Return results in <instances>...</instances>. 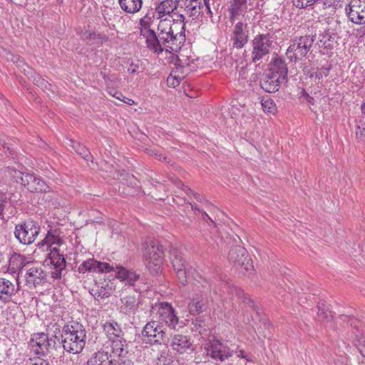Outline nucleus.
<instances>
[{
	"mask_svg": "<svg viewBox=\"0 0 365 365\" xmlns=\"http://www.w3.org/2000/svg\"><path fill=\"white\" fill-rule=\"evenodd\" d=\"M143 36L146 38L147 47L155 53L176 51L183 44L185 35L182 31L177 34L169 32L166 34L157 35L154 30H147Z\"/></svg>",
	"mask_w": 365,
	"mask_h": 365,
	"instance_id": "obj_1",
	"label": "nucleus"
},
{
	"mask_svg": "<svg viewBox=\"0 0 365 365\" xmlns=\"http://www.w3.org/2000/svg\"><path fill=\"white\" fill-rule=\"evenodd\" d=\"M232 241L233 247L230 250V262L232 263V269L241 277H252L255 274V269L248 252L245 247L241 246L240 237L236 235Z\"/></svg>",
	"mask_w": 365,
	"mask_h": 365,
	"instance_id": "obj_2",
	"label": "nucleus"
},
{
	"mask_svg": "<svg viewBox=\"0 0 365 365\" xmlns=\"http://www.w3.org/2000/svg\"><path fill=\"white\" fill-rule=\"evenodd\" d=\"M61 338V344L66 351L79 354L85 347L86 332L81 324L71 322L63 327Z\"/></svg>",
	"mask_w": 365,
	"mask_h": 365,
	"instance_id": "obj_3",
	"label": "nucleus"
},
{
	"mask_svg": "<svg viewBox=\"0 0 365 365\" xmlns=\"http://www.w3.org/2000/svg\"><path fill=\"white\" fill-rule=\"evenodd\" d=\"M146 268L153 274L161 273L164 262V250L157 240H149L143 244Z\"/></svg>",
	"mask_w": 365,
	"mask_h": 365,
	"instance_id": "obj_4",
	"label": "nucleus"
},
{
	"mask_svg": "<svg viewBox=\"0 0 365 365\" xmlns=\"http://www.w3.org/2000/svg\"><path fill=\"white\" fill-rule=\"evenodd\" d=\"M150 315L164 328L175 330L179 324V318L171 304L158 302L150 307Z\"/></svg>",
	"mask_w": 365,
	"mask_h": 365,
	"instance_id": "obj_5",
	"label": "nucleus"
},
{
	"mask_svg": "<svg viewBox=\"0 0 365 365\" xmlns=\"http://www.w3.org/2000/svg\"><path fill=\"white\" fill-rule=\"evenodd\" d=\"M6 172L13 180L22 185L31 192H46L50 190L47 183L34 174L23 173L11 168H7Z\"/></svg>",
	"mask_w": 365,
	"mask_h": 365,
	"instance_id": "obj_6",
	"label": "nucleus"
},
{
	"mask_svg": "<svg viewBox=\"0 0 365 365\" xmlns=\"http://www.w3.org/2000/svg\"><path fill=\"white\" fill-rule=\"evenodd\" d=\"M315 40V34L296 36L287 49V58L293 62L302 61L310 51Z\"/></svg>",
	"mask_w": 365,
	"mask_h": 365,
	"instance_id": "obj_7",
	"label": "nucleus"
},
{
	"mask_svg": "<svg viewBox=\"0 0 365 365\" xmlns=\"http://www.w3.org/2000/svg\"><path fill=\"white\" fill-rule=\"evenodd\" d=\"M272 46V40L269 34L255 36L252 41V61L259 64L269 54Z\"/></svg>",
	"mask_w": 365,
	"mask_h": 365,
	"instance_id": "obj_8",
	"label": "nucleus"
},
{
	"mask_svg": "<svg viewBox=\"0 0 365 365\" xmlns=\"http://www.w3.org/2000/svg\"><path fill=\"white\" fill-rule=\"evenodd\" d=\"M41 227L38 222L27 220L16 225L14 235L16 238L23 245H31L39 235Z\"/></svg>",
	"mask_w": 365,
	"mask_h": 365,
	"instance_id": "obj_9",
	"label": "nucleus"
},
{
	"mask_svg": "<svg viewBox=\"0 0 365 365\" xmlns=\"http://www.w3.org/2000/svg\"><path fill=\"white\" fill-rule=\"evenodd\" d=\"M170 260L180 282L182 285H185L188 276L192 272V267L185 261L182 253L177 249L171 250Z\"/></svg>",
	"mask_w": 365,
	"mask_h": 365,
	"instance_id": "obj_10",
	"label": "nucleus"
},
{
	"mask_svg": "<svg viewBox=\"0 0 365 365\" xmlns=\"http://www.w3.org/2000/svg\"><path fill=\"white\" fill-rule=\"evenodd\" d=\"M143 338H147V343L161 344L167 338L166 329L153 317L143 327L141 332Z\"/></svg>",
	"mask_w": 365,
	"mask_h": 365,
	"instance_id": "obj_11",
	"label": "nucleus"
},
{
	"mask_svg": "<svg viewBox=\"0 0 365 365\" xmlns=\"http://www.w3.org/2000/svg\"><path fill=\"white\" fill-rule=\"evenodd\" d=\"M345 11L352 23L359 25L365 24V0H351Z\"/></svg>",
	"mask_w": 365,
	"mask_h": 365,
	"instance_id": "obj_12",
	"label": "nucleus"
},
{
	"mask_svg": "<svg viewBox=\"0 0 365 365\" xmlns=\"http://www.w3.org/2000/svg\"><path fill=\"white\" fill-rule=\"evenodd\" d=\"M48 259L53 267L51 271V277L55 279H60L62 277V272L65 269L66 262L63 255L60 253L59 249L53 247L50 250L48 254Z\"/></svg>",
	"mask_w": 365,
	"mask_h": 365,
	"instance_id": "obj_13",
	"label": "nucleus"
},
{
	"mask_svg": "<svg viewBox=\"0 0 365 365\" xmlns=\"http://www.w3.org/2000/svg\"><path fill=\"white\" fill-rule=\"evenodd\" d=\"M115 270L113 264H110L107 262H101L93 259H88V260L81 263L78 267V272L80 273L96 272V273H109Z\"/></svg>",
	"mask_w": 365,
	"mask_h": 365,
	"instance_id": "obj_14",
	"label": "nucleus"
},
{
	"mask_svg": "<svg viewBox=\"0 0 365 365\" xmlns=\"http://www.w3.org/2000/svg\"><path fill=\"white\" fill-rule=\"evenodd\" d=\"M178 9L192 19H197L202 13L203 6L200 0H176Z\"/></svg>",
	"mask_w": 365,
	"mask_h": 365,
	"instance_id": "obj_15",
	"label": "nucleus"
},
{
	"mask_svg": "<svg viewBox=\"0 0 365 365\" xmlns=\"http://www.w3.org/2000/svg\"><path fill=\"white\" fill-rule=\"evenodd\" d=\"M46 273L41 267L31 265L26 269L25 279L29 287H36L46 282Z\"/></svg>",
	"mask_w": 365,
	"mask_h": 365,
	"instance_id": "obj_16",
	"label": "nucleus"
},
{
	"mask_svg": "<svg viewBox=\"0 0 365 365\" xmlns=\"http://www.w3.org/2000/svg\"><path fill=\"white\" fill-rule=\"evenodd\" d=\"M233 43V48H241L248 41V31L247 24L238 22L234 28L231 38Z\"/></svg>",
	"mask_w": 365,
	"mask_h": 365,
	"instance_id": "obj_17",
	"label": "nucleus"
},
{
	"mask_svg": "<svg viewBox=\"0 0 365 365\" xmlns=\"http://www.w3.org/2000/svg\"><path fill=\"white\" fill-rule=\"evenodd\" d=\"M116 277L124 282L126 285L134 287L138 280L143 281V279L140 277V274L132 269H128L123 267L116 266Z\"/></svg>",
	"mask_w": 365,
	"mask_h": 365,
	"instance_id": "obj_18",
	"label": "nucleus"
},
{
	"mask_svg": "<svg viewBox=\"0 0 365 365\" xmlns=\"http://www.w3.org/2000/svg\"><path fill=\"white\" fill-rule=\"evenodd\" d=\"M171 346L179 354L190 353L193 351L192 344L188 337L182 334L173 336Z\"/></svg>",
	"mask_w": 365,
	"mask_h": 365,
	"instance_id": "obj_19",
	"label": "nucleus"
},
{
	"mask_svg": "<svg viewBox=\"0 0 365 365\" xmlns=\"http://www.w3.org/2000/svg\"><path fill=\"white\" fill-rule=\"evenodd\" d=\"M284 81L275 75H272L269 71L264 75L260 82L261 88L268 93H274L279 89L280 84Z\"/></svg>",
	"mask_w": 365,
	"mask_h": 365,
	"instance_id": "obj_20",
	"label": "nucleus"
},
{
	"mask_svg": "<svg viewBox=\"0 0 365 365\" xmlns=\"http://www.w3.org/2000/svg\"><path fill=\"white\" fill-rule=\"evenodd\" d=\"M28 264L26 261L25 256L14 253L9 260V264L6 268V272L11 274H19V271H21Z\"/></svg>",
	"mask_w": 365,
	"mask_h": 365,
	"instance_id": "obj_21",
	"label": "nucleus"
},
{
	"mask_svg": "<svg viewBox=\"0 0 365 365\" xmlns=\"http://www.w3.org/2000/svg\"><path fill=\"white\" fill-rule=\"evenodd\" d=\"M16 294L14 284L5 278H0V302L7 303L11 301Z\"/></svg>",
	"mask_w": 365,
	"mask_h": 365,
	"instance_id": "obj_22",
	"label": "nucleus"
},
{
	"mask_svg": "<svg viewBox=\"0 0 365 365\" xmlns=\"http://www.w3.org/2000/svg\"><path fill=\"white\" fill-rule=\"evenodd\" d=\"M268 71L272 75L279 76L283 81H285L287 77L288 69L287 64L281 58H275L272 60Z\"/></svg>",
	"mask_w": 365,
	"mask_h": 365,
	"instance_id": "obj_23",
	"label": "nucleus"
},
{
	"mask_svg": "<svg viewBox=\"0 0 365 365\" xmlns=\"http://www.w3.org/2000/svg\"><path fill=\"white\" fill-rule=\"evenodd\" d=\"M61 232L58 229L51 228L44 239L38 244L39 247L47 246V248L51 247L52 245H61L63 243V239L60 236Z\"/></svg>",
	"mask_w": 365,
	"mask_h": 365,
	"instance_id": "obj_24",
	"label": "nucleus"
},
{
	"mask_svg": "<svg viewBox=\"0 0 365 365\" xmlns=\"http://www.w3.org/2000/svg\"><path fill=\"white\" fill-rule=\"evenodd\" d=\"M113 361L108 352L98 351L91 356L86 365H115Z\"/></svg>",
	"mask_w": 365,
	"mask_h": 365,
	"instance_id": "obj_25",
	"label": "nucleus"
},
{
	"mask_svg": "<svg viewBox=\"0 0 365 365\" xmlns=\"http://www.w3.org/2000/svg\"><path fill=\"white\" fill-rule=\"evenodd\" d=\"M48 335L44 333H38L34 335L32 339V347L38 355H44L46 353V344L48 343Z\"/></svg>",
	"mask_w": 365,
	"mask_h": 365,
	"instance_id": "obj_26",
	"label": "nucleus"
},
{
	"mask_svg": "<svg viewBox=\"0 0 365 365\" xmlns=\"http://www.w3.org/2000/svg\"><path fill=\"white\" fill-rule=\"evenodd\" d=\"M247 0H233L230 1V14L232 19H238L247 11Z\"/></svg>",
	"mask_w": 365,
	"mask_h": 365,
	"instance_id": "obj_27",
	"label": "nucleus"
},
{
	"mask_svg": "<svg viewBox=\"0 0 365 365\" xmlns=\"http://www.w3.org/2000/svg\"><path fill=\"white\" fill-rule=\"evenodd\" d=\"M230 294L232 295V299H236L242 301L243 304L248 305L253 309H256L255 302L250 298L249 295L244 292L242 289L236 286L230 287Z\"/></svg>",
	"mask_w": 365,
	"mask_h": 365,
	"instance_id": "obj_28",
	"label": "nucleus"
},
{
	"mask_svg": "<svg viewBox=\"0 0 365 365\" xmlns=\"http://www.w3.org/2000/svg\"><path fill=\"white\" fill-rule=\"evenodd\" d=\"M120 310L125 314L135 313L138 308V299L135 296H126L121 299Z\"/></svg>",
	"mask_w": 365,
	"mask_h": 365,
	"instance_id": "obj_29",
	"label": "nucleus"
},
{
	"mask_svg": "<svg viewBox=\"0 0 365 365\" xmlns=\"http://www.w3.org/2000/svg\"><path fill=\"white\" fill-rule=\"evenodd\" d=\"M206 355L210 356L215 360L223 361L227 357V354H222L221 344L218 341L208 344L205 347Z\"/></svg>",
	"mask_w": 365,
	"mask_h": 365,
	"instance_id": "obj_30",
	"label": "nucleus"
},
{
	"mask_svg": "<svg viewBox=\"0 0 365 365\" xmlns=\"http://www.w3.org/2000/svg\"><path fill=\"white\" fill-rule=\"evenodd\" d=\"M178 6L176 4V0H164L161 1L155 8L156 12L158 13L159 17L162 18L165 15H170L174 10H178Z\"/></svg>",
	"mask_w": 365,
	"mask_h": 365,
	"instance_id": "obj_31",
	"label": "nucleus"
},
{
	"mask_svg": "<svg viewBox=\"0 0 365 365\" xmlns=\"http://www.w3.org/2000/svg\"><path fill=\"white\" fill-rule=\"evenodd\" d=\"M206 309L207 302L200 297L193 298L188 304L189 312L193 316L200 314Z\"/></svg>",
	"mask_w": 365,
	"mask_h": 365,
	"instance_id": "obj_32",
	"label": "nucleus"
},
{
	"mask_svg": "<svg viewBox=\"0 0 365 365\" xmlns=\"http://www.w3.org/2000/svg\"><path fill=\"white\" fill-rule=\"evenodd\" d=\"M121 9L129 14H134L140 10L143 0H118Z\"/></svg>",
	"mask_w": 365,
	"mask_h": 365,
	"instance_id": "obj_33",
	"label": "nucleus"
},
{
	"mask_svg": "<svg viewBox=\"0 0 365 365\" xmlns=\"http://www.w3.org/2000/svg\"><path fill=\"white\" fill-rule=\"evenodd\" d=\"M322 4V8L326 9L332 5L331 0H294L293 4L299 9H305L314 4Z\"/></svg>",
	"mask_w": 365,
	"mask_h": 365,
	"instance_id": "obj_34",
	"label": "nucleus"
},
{
	"mask_svg": "<svg viewBox=\"0 0 365 365\" xmlns=\"http://www.w3.org/2000/svg\"><path fill=\"white\" fill-rule=\"evenodd\" d=\"M103 329L110 340L120 337L122 330L120 326L117 322H106L103 326Z\"/></svg>",
	"mask_w": 365,
	"mask_h": 365,
	"instance_id": "obj_35",
	"label": "nucleus"
},
{
	"mask_svg": "<svg viewBox=\"0 0 365 365\" xmlns=\"http://www.w3.org/2000/svg\"><path fill=\"white\" fill-rule=\"evenodd\" d=\"M331 66H323L321 68H317L316 69H312L307 72V75L309 78H314L316 79L320 80L324 77H327L330 71Z\"/></svg>",
	"mask_w": 365,
	"mask_h": 365,
	"instance_id": "obj_36",
	"label": "nucleus"
},
{
	"mask_svg": "<svg viewBox=\"0 0 365 365\" xmlns=\"http://www.w3.org/2000/svg\"><path fill=\"white\" fill-rule=\"evenodd\" d=\"M170 180L178 187L183 190L187 195H192L195 199L197 201L201 202L202 200V197L198 194L194 192L190 187L185 185L178 178L175 177H173L170 178Z\"/></svg>",
	"mask_w": 365,
	"mask_h": 365,
	"instance_id": "obj_37",
	"label": "nucleus"
},
{
	"mask_svg": "<svg viewBox=\"0 0 365 365\" xmlns=\"http://www.w3.org/2000/svg\"><path fill=\"white\" fill-rule=\"evenodd\" d=\"M91 294L96 298H107L111 294V288L109 287L108 284L106 286L97 287L96 289H93Z\"/></svg>",
	"mask_w": 365,
	"mask_h": 365,
	"instance_id": "obj_38",
	"label": "nucleus"
},
{
	"mask_svg": "<svg viewBox=\"0 0 365 365\" xmlns=\"http://www.w3.org/2000/svg\"><path fill=\"white\" fill-rule=\"evenodd\" d=\"M181 9L174 10L173 13L170 14V16L173 19V24H182L181 31L185 34V14L181 13Z\"/></svg>",
	"mask_w": 365,
	"mask_h": 365,
	"instance_id": "obj_39",
	"label": "nucleus"
},
{
	"mask_svg": "<svg viewBox=\"0 0 365 365\" xmlns=\"http://www.w3.org/2000/svg\"><path fill=\"white\" fill-rule=\"evenodd\" d=\"M174 28L171 24V21L166 19H161L158 26V34L157 35L166 34L169 32H173Z\"/></svg>",
	"mask_w": 365,
	"mask_h": 365,
	"instance_id": "obj_40",
	"label": "nucleus"
},
{
	"mask_svg": "<svg viewBox=\"0 0 365 365\" xmlns=\"http://www.w3.org/2000/svg\"><path fill=\"white\" fill-rule=\"evenodd\" d=\"M317 317L319 320L324 322L330 321L333 317L326 306L324 304H321L318 306Z\"/></svg>",
	"mask_w": 365,
	"mask_h": 365,
	"instance_id": "obj_41",
	"label": "nucleus"
},
{
	"mask_svg": "<svg viewBox=\"0 0 365 365\" xmlns=\"http://www.w3.org/2000/svg\"><path fill=\"white\" fill-rule=\"evenodd\" d=\"M261 104L264 112L273 114L277 112L276 104L271 98L263 99Z\"/></svg>",
	"mask_w": 365,
	"mask_h": 365,
	"instance_id": "obj_42",
	"label": "nucleus"
},
{
	"mask_svg": "<svg viewBox=\"0 0 365 365\" xmlns=\"http://www.w3.org/2000/svg\"><path fill=\"white\" fill-rule=\"evenodd\" d=\"M334 41L331 39V36L329 34H323L319 41V46L324 48H332Z\"/></svg>",
	"mask_w": 365,
	"mask_h": 365,
	"instance_id": "obj_43",
	"label": "nucleus"
},
{
	"mask_svg": "<svg viewBox=\"0 0 365 365\" xmlns=\"http://www.w3.org/2000/svg\"><path fill=\"white\" fill-rule=\"evenodd\" d=\"M112 341V348L113 353L118 356H121L123 352L124 351V344L121 341V338L115 339Z\"/></svg>",
	"mask_w": 365,
	"mask_h": 365,
	"instance_id": "obj_44",
	"label": "nucleus"
},
{
	"mask_svg": "<svg viewBox=\"0 0 365 365\" xmlns=\"http://www.w3.org/2000/svg\"><path fill=\"white\" fill-rule=\"evenodd\" d=\"M76 153L86 161H93V155L91 152L83 145H78V150Z\"/></svg>",
	"mask_w": 365,
	"mask_h": 365,
	"instance_id": "obj_45",
	"label": "nucleus"
},
{
	"mask_svg": "<svg viewBox=\"0 0 365 365\" xmlns=\"http://www.w3.org/2000/svg\"><path fill=\"white\" fill-rule=\"evenodd\" d=\"M182 78L183 77L179 76H173L172 74H170L167 78V83L168 86L175 88L180 84Z\"/></svg>",
	"mask_w": 365,
	"mask_h": 365,
	"instance_id": "obj_46",
	"label": "nucleus"
},
{
	"mask_svg": "<svg viewBox=\"0 0 365 365\" xmlns=\"http://www.w3.org/2000/svg\"><path fill=\"white\" fill-rule=\"evenodd\" d=\"M356 137L358 140L364 141L365 140V127L361 125L356 126Z\"/></svg>",
	"mask_w": 365,
	"mask_h": 365,
	"instance_id": "obj_47",
	"label": "nucleus"
},
{
	"mask_svg": "<svg viewBox=\"0 0 365 365\" xmlns=\"http://www.w3.org/2000/svg\"><path fill=\"white\" fill-rule=\"evenodd\" d=\"M34 81L36 82L37 86L42 89H49V87H51V85L40 76H38Z\"/></svg>",
	"mask_w": 365,
	"mask_h": 365,
	"instance_id": "obj_48",
	"label": "nucleus"
},
{
	"mask_svg": "<svg viewBox=\"0 0 365 365\" xmlns=\"http://www.w3.org/2000/svg\"><path fill=\"white\" fill-rule=\"evenodd\" d=\"M234 350H232V353L230 351V357H233L234 355L236 356V357L240 358L242 359L243 362H246L248 361L247 359V356L245 355V353L242 350L235 351V354H233Z\"/></svg>",
	"mask_w": 365,
	"mask_h": 365,
	"instance_id": "obj_49",
	"label": "nucleus"
},
{
	"mask_svg": "<svg viewBox=\"0 0 365 365\" xmlns=\"http://www.w3.org/2000/svg\"><path fill=\"white\" fill-rule=\"evenodd\" d=\"M300 98L303 99V101H306L311 105L314 104V99L311 97L304 90L302 91Z\"/></svg>",
	"mask_w": 365,
	"mask_h": 365,
	"instance_id": "obj_50",
	"label": "nucleus"
},
{
	"mask_svg": "<svg viewBox=\"0 0 365 365\" xmlns=\"http://www.w3.org/2000/svg\"><path fill=\"white\" fill-rule=\"evenodd\" d=\"M140 25H141V26H142L141 30H140V32H141V34H142L143 36V34H144L147 30H151L150 29H149V27H150V24H149V23L144 21L143 19H140Z\"/></svg>",
	"mask_w": 365,
	"mask_h": 365,
	"instance_id": "obj_51",
	"label": "nucleus"
},
{
	"mask_svg": "<svg viewBox=\"0 0 365 365\" xmlns=\"http://www.w3.org/2000/svg\"><path fill=\"white\" fill-rule=\"evenodd\" d=\"M138 68V63H131L128 68V72L130 73H137Z\"/></svg>",
	"mask_w": 365,
	"mask_h": 365,
	"instance_id": "obj_52",
	"label": "nucleus"
},
{
	"mask_svg": "<svg viewBox=\"0 0 365 365\" xmlns=\"http://www.w3.org/2000/svg\"><path fill=\"white\" fill-rule=\"evenodd\" d=\"M28 365V364H26ZM31 365H51L49 362L46 360H44L43 359L38 358L35 360L34 363L31 364Z\"/></svg>",
	"mask_w": 365,
	"mask_h": 365,
	"instance_id": "obj_53",
	"label": "nucleus"
},
{
	"mask_svg": "<svg viewBox=\"0 0 365 365\" xmlns=\"http://www.w3.org/2000/svg\"><path fill=\"white\" fill-rule=\"evenodd\" d=\"M361 25H364V26L356 30V36L359 38L365 36V24H362Z\"/></svg>",
	"mask_w": 365,
	"mask_h": 365,
	"instance_id": "obj_54",
	"label": "nucleus"
},
{
	"mask_svg": "<svg viewBox=\"0 0 365 365\" xmlns=\"http://www.w3.org/2000/svg\"><path fill=\"white\" fill-rule=\"evenodd\" d=\"M110 95H112L113 97H115V98L120 100L122 101V100L123 98H125V97L120 93V92H118V91H115V93L113 94L111 93V92L110 93Z\"/></svg>",
	"mask_w": 365,
	"mask_h": 365,
	"instance_id": "obj_55",
	"label": "nucleus"
},
{
	"mask_svg": "<svg viewBox=\"0 0 365 365\" xmlns=\"http://www.w3.org/2000/svg\"><path fill=\"white\" fill-rule=\"evenodd\" d=\"M152 155H154L160 160H166V157L163 156L162 154L158 153V152L155 150L152 151Z\"/></svg>",
	"mask_w": 365,
	"mask_h": 365,
	"instance_id": "obj_56",
	"label": "nucleus"
},
{
	"mask_svg": "<svg viewBox=\"0 0 365 365\" xmlns=\"http://www.w3.org/2000/svg\"><path fill=\"white\" fill-rule=\"evenodd\" d=\"M152 155H154L160 160H166V157L163 156L162 154L158 153V152L155 150L152 151Z\"/></svg>",
	"mask_w": 365,
	"mask_h": 365,
	"instance_id": "obj_57",
	"label": "nucleus"
},
{
	"mask_svg": "<svg viewBox=\"0 0 365 365\" xmlns=\"http://www.w3.org/2000/svg\"><path fill=\"white\" fill-rule=\"evenodd\" d=\"M70 142H71L70 146H71L75 150L76 152H77V150H78V145H82L79 143L76 142L72 140H71Z\"/></svg>",
	"mask_w": 365,
	"mask_h": 365,
	"instance_id": "obj_58",
	"label": "nucleus"
},
{
	"mask_svg": "<svg viewBox=\"0 0 365 365\" xmlns=\"http://www.w3.org/2000/svg\"><path fill=\"white\" fill-rule=\"evenodd\" d=\"M46 344H48V346H46V352H47L48 351L49 348L54 346L55 341L52 340L51 339L48 338V343H46Z\"/></svg>",
	"mask_w": 365,
	"mask_h": 365,
	"instance_id": "obj_59",
	"label": "nucleus"
},
{
	"mask_svg": "<svg viewBox=\"0 0 365 365\" xmlns=\"http://www.w3.org/2000/svg\"><path fill=\"white\" fill-rule=\"evenodd\" d=\"M5 201L3 200H0V215L3 213L4 206H5Z\"/></svg>",
	"mask_w": 365,
	"mask_h": 365,
	"instance_id": "obj_60",
	"label": "nucleus"
},
{
	"mask_svg": "<svg viewBox=\"0 0 365 365\" xmlns=\"http://www.w3.org/2000/svg\"><path fill=\"white\" fill-rule=\"evenodd\" d=\"M122 101L128 105H133L134 103V101L132 99L126 98V97H125V98H123L122 100Z\"/></svg>",
	"mask_w": 365,
	"mask_h": 365,
	"instance_id": "obj_61",
	"label": "nucleus"
},
{
	"mask_svg": "<svg viewBox=\"0 0 365 365\" xmlns=\"http://www.w3.org/2000/svg\"><path fill=\"white\" fill-rule=\"evenodd\" d=\"M364 342H365V341H364ZM359 351L361 353V354L363 355V356L365 357V344L361 345V346L359 348Z\"/></svg>",
	"mask_w": 365,
	"mask_h": 365,
	"instance_id": "obj_62",
	"label": "nucleus"
},
{
	"mask_svg": "<svg viewBox=\"0 0 365 365\" xmlns=\"http://www.w3.org/2000/svg\"><path fill=\"white\" fill-rule=\"evenodd\" d=\"M191 207L193 210L200 212L199 207L196 204L191 205Z\"/></svg>",
	"mask_w": 365,
	"mask_h": 365,
	"instance_id": "obj_63",
	"label": "nucleus"
},
{
	"mask_svg": "<svg viewBox=\"0 0 365 365\" xmlns=\"http://www.w3.org/2000/svg\"><path fill=\"white\" fill-rule=\"evenodd\" d=\"M361 111L362 113L365 115V102L361 105Z\"/></svg>",
	"mask_w": 365,
	"mask_h": 365,
	"instance_id": "obj_64",
	"label": "nucleus"
}]
</instances>
